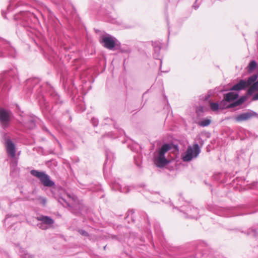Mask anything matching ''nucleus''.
Masks as SVG:
<instances>
[{"label":"nucleus","instance_id":"nucleus-23","mask_svg":"<svg viewBox=\"0 0 258 258\" xmlns=\"http://www.w3.org/2000/svg\"><path fill=\"white\" fill-rule=\"evenodd\" d=\"M228 102V101L225 100V98L223 97V99L219 103L220 108L221 109L234 108V107L230 106L231 103L227 104Z\"/></svg>","mask_w":258,"mask_h":258},{"label":"nucleus","instance_id":"nucleus-37","mask_svg":"<svg viewBox=\"0 0 258 258\" xmlns=\"http://www.w3.org/2000/svg\"><path fill=\"white\" fill-rule=\"evenodd\" d=\"M78 232L80 234L84 236L88 237L89 235V233L87 231L83 229H79Z\"/></svg>","mask_w":258,"mask_h":258},{"label":"nucleus","instance_id":"nucleus-6","mask_svg":"<svg viewBox=\"0 0 258 258\" xmlns=\"http://www.w3.org/2000/svg\"><path fill=\"white\" fill-rule=\"evenodd\" d=\"M200 153V149L199 145L196 143L193 145V147H188L184 156L182 158L184 162H189L193 158H196Z\"/></svg>","mask_w":258,"mask_h":258},{"label":"nucleus","instance_id":"nucleus-10","mask_svg":"<svg viewBox=\"0 0 258 258\" xmlns=\"http://www.w3.org/2000/svg\"><path fill=\"white\" fill-rule=\"evenodd\" d=\"M11 112L4 108H0V124L3 128H7L10 121Z\"/></svg>","mask_w":258,"mask_h":258},{"label":"nucleus","instance_id":"nucleus-13","mask_svg":"<svg viewBox=\"0 0 258 258\" xmlns=\"http://www.w3.org/2000/svg\"><path fill=\"white\" fill-rule=\"evenodd\" d=\"M36 219L37 221H41L43 224H45L50 227L54 223V220L50 217L40 215L39 216L36 217Z\"/></svg>","mask_w":258,"mask_h":258},{"label":"nucleus","instance_id":"nucleus-9","mask_svg":"<svg viewBox=\"0 0 258 258\" xmlns=\"http://www.w3.org/2000/svg\"><path fill=\"white\" fill-rule=\"evenodd\" d=\"M21 119L20 124L25 128L32 130L36 126L35 121L33 117L27 115L20 114Z\"/></svg>","mask_w":258,"mask_h":258},{"label":"nucleus","instance_id":"nucleus-42","mask_svg":"<svg viewBox=\"0 0 258 258\" xmlns=\"http://www.w3.org/2000/svg\"><path fill=\"white\" fill-rule=\"evenodd\" d=\"M254 87L258 89V80L257 81H255L254 83L252 85Z\"/></svg>","mask_w":258,"mask_h":258},{"label":"nucleus","instance_id":"nucleus-5","mask_svg":"<svg viewBox=\"0 0 258 258\" xmlns=\"http://www.w3.org/2000/svg\"><path fill=\"white\" fill-rule=\"evenodd\" d=\"M18 80V78L16 73L14 71L11 70L5 73L4 76L0 81V83L2 85L8 88V89H9L12 86H10L9 82L13 83V82H16Z\"/></svg>","mask_w":258,"mask_h":258},{"label":"nucleus","instance_id":"nucleus-32","mask_svg":"<svg viewBox=\"0 0 258 258\" xmlns=\"http://www.w3.org/2000/svg\"><path fill=\"white\" fill-rule=\"evenodd\" d=\"M258 89L256 88H254V86L253 85H251V87L248 89L247 91V96H251L252 95V94L257 91Z\"/></svg>","mask_w":258,"mask_h":258},{"label":"nucleus","instance_id":"nucleus-12","mask_svg":"<svg viewBox=\"0 0 258 258\" xmlns=\"http://www.w3.org/2000/svg\"><path fill=\"white\" fill-rule=\"evenodd\" d=\"M182 211H184L185 217L191 219H197L198 218L199 210L197 208L192 207L190 205L181 207Z\"/></svg>","mask_w":258,"mask_h":258},{"label":"nucleus","instance_id":"nucleus-8","mask_svg":"<svg viewBox=\"0 0 258 258\" xmlns=\"http://www.w3.org/2000/svg\"><path fill=\"white\" fill-rule=\"evenodd\" d=\"M102 42L103 43V46L109 50H113L115 47L117 49L120 46V42L116 38L111 36H104L102 38Z\"/></svg>","mask_w":258,"mask_h":258},{"label":"nucleus","instance_id":"nucleus-51","mask_svg":"<svg viewBox=\"0 0 258 258\" xmlns=\"http://www.w3.org/2000/svg\"><path fill=\"white\" fill-rule=\"evenodd\" d=\"M70 119L71 120L72 119V117L71 116H70Z\"/></svg>","mask_w":258,"mask_h":258},{"label":"nucleus","instance_id":"nucleus-14","mask_svg":"<svg viewBox=\"0 0 258 258\" xmlns=\"http://www.w3.org/2000/svg\"><path fill=\"white\" fill-rule=\"evenodd\" d=\"M70 208L71 212L76 215H78L86 210V207L81 203L73 204L71 206Z\"/></svg>","mask_w":258,"mask_h":258},{"label":"nucleus","instance_id":"nucleus-50","mask_svg":"<svg viewBox=\"0 0 258 258\" xmlns=\"http://www.w3.org/2000/svg\"><path fill=\"white\" fill-rule=\"evenodd\" d=\"M168 32H169V34L170 33V30H169V29L168 28Z\"/></svg>","mask_w":258,"mask_h":258},{"label":"nucleus","instance_id":"nucleus-17","mask_svg":"<svg viewBox=\"0 0 258 258\" xmlns=\"http://www.w3.org/2000/svg\"><path fill=\"white\" fill-rule=\"evenodd\" d=\"M247 85H246V81L244 80H240V81L234 85L232 88H231L229 90L230 91H241L242 90H244L247 88Z\"/></svg>","mask_w":258,"mask_h":258},{"label":"nucleus","instance_id":"nucleus-1","mask_svg":"<svg viewBox=\"0 0 258 258\" xmlns=\"http://www.w3.org/2000/svg\"><path fill=\"white\" fill-rule=\"evenodd\" d=\"M14 20L17 22V25L33 33L34 31V24L37 21V18L33 13L23 11L14 16Z\"/></svg>","mask_w":258,"mask_h":258},{"label":"nucleus","instance_id":"nucleus-2","mask_svg":"<svg viewBox=\"0 0 258 258\" xmlns=\"http://www.w3.org/2000/svg\"><path fill=\"white\" fill-rule=\"evenodd\" d=\"M172 149L169 144H164L160 148L158 152V155L155 157V162L159 167H163L167 165L169 161L165 157V153Z\"/></svg>","mask_w":258,"mask_h":258},{"label":"nucleus","instance_id":"nucleus-36","mask_svg":"<svg viewBox=\"0 0 258 258\" xmlns=\"http://www.w3.org/2000/svg\"><path fill=\"white\" fill-rule=\"evenodd\" d=\"M42 130L43 131L47 132L50 135H51L56 141V142L58 143L59 145H60V144L59 143L58 141L57 140V139L55 138V137L54 136H53V135L51 134V133L49 131V130L47 129V128L46 127L43 126L42 127Z\"/></svg>","mask_w":258,"mask_h":258},{"label":"nucleus","instance_id":"nucleus-21","mask_svg":"<svg viewBox=\"0 0 258 258\" xmlns=\"http://www.w3.org/2000/svg\"><path fill=\"white\" fill-rule=\"evenodd\" d=\"M247 99V95H243L240 96L239 98L238 99H236V100L232 103H231V107H236L237 106L240 105L243 103H244Z\"/></svg>","mask_w":258,"mask_h":258},{"label":"nucleus","instance_id":"nucleus-15","mask_svg":"<svg viewBox=\"0 0 258 258\" xmlns=\"http://www.w3.org/2000/svg\"><path fill=\"white\" fill-rule=\"evenodd\" d=\"M50 96L52 101L56 104L59 105L63 103V101L60 99L59 95L53 89L51 88L49 91Z\"/></svg>","mask_w":258,"mask_h":258},{"label":"nucleus","instance_id":"nucleus-22","mask_svg":"<svg viewBox=\"0 0 258 258\" xmlns=\"http://www.w3.org/2000/svg\"><path fill=\"white\" fill-rule=\"evenodd\" d=\"M257 78L258 75L257 74H253L252 76H250L249 78H248L247 80L246 81V85H247V87H248V86L254 83V82L256 81V80H257Z\"/></svg>","mask_w":258,"mask_h":258},{"label":"nucleus","instance_id":"nucleus-29","mask_svg":"<svg viewBox=\"0 0 258 258\" xmlns=\"http://www.w3.org/2000/svg\"><path fill=\"white\" fill-rule=\"evenodd\" d=\"M210 106L212 110L214 111H217L220 107L219 104L217 102H211Z\"/></svg>","mask_w":258,"mask_h":258},{"label":"nucleus","instance_id":"nucleus-11","mask_svg":"<svg viewBox=\"0 0 258 258\" xmlns=\"http://www.w3.org/2000/svg\"><path fill=\"white\" fill-rule=\"evenodd\" d=\"M253 117L258 118V113L252 110H248L247 112L242 113L235 116L234 119L237 122H241L249 120Z\"/></svg>","mask_w":258,"mask_h":258},{"label":"nucleus","instance_id":"nucleus-27","mask_svg":"<svg viewBox=\"0 0 258 258\" xmlns=\"http://www.w3.org/2000/svg\"><path fill=\"white\" fill-rule=\"evenodd\" d=\"M20 252L21 253V256L24 258H33V255L27 253L26 250L22 248H20Z\"/></svg>","mask_w":258,"mask_h":258},{"label":"nucleus","instance_id":"nucleus-26","mask_svg":"<svg viewBox=\"0 0 258 258\" xmlns=\"http://www.w3.org/2000/svg\"><path fill=\"white\" fill-rule=\"evenodd\" d=\"M257 66V63L255 60H252L251 61L248 66V71L252 72L255 69Z\"/></svg>","mask_w":258,"mask_h":258},{"label":"nucleus","instance_id":"nucleus-7","mask_svg":"<svg viewBox=\"0 0 258 258\" xmlns=\"http://www.w3.org/2000/svg\"><path fill=\"white\" fill-rule=\"evenodd\" d=\"M3 140L6 147L7 154L12 158L16 156V146L8 135L5 133L3 136Z\"/></svg>","mask_w":258,"mask_h":258},{"label":"nucleus","instance_id":"nucleus-43","mask_svg":"<svg viewBox=\"0 0 258 258\" xmlns=\"http://www.w3.org/2000/svg\"><path fill=\"white\" fill-rule=\"evenodd\" d=\"M46 202V200H45V199H43L42 200V204H43V205H45V204Z\"/></svg>","mask_w":258,"mask_h":258},{"label":"nucleus","instance_id":"nucleus-33","mask_svg":"<svg viewBox=\"0 0 258 258\" xmlns=\"http://www.w3.org/2000/svg\"><path fill=\"white\" fill-rule=\"evenodd\" d=\"M58 202L60 203L63 207L68 206L71 207V205L66 201V200L63 198H59L58 199Z\"/></svg>","mask_w":258,"mask_h":258},{"label":"nucleus","instance_id":"nucleus-41","mask_svg":"<svg viewBox=\"0 0 258 258\" xmlns=\"http://www.w3.org/2000/svg\"><path fill=\"white\" fill-rule=\"evenodd\" d=\"M198 0H196L195 3L194 4L193 6H192V7L195 9V10H197L199 8V6L198 5H197V2Z\"/></svg>","mask_w":258,"mask_h":258},{"label":"nucleus","instance_id":"nucleus-48","mask_svg":"<svg viewBox=\"0 0 258 258\" xmlns=\"http://www.w3.org/2000/svg\"><path fill=\"white\" fill-rule=\"evenodd\" d=\"M106 119H107V120H112V119H110V118H107Z\"/></svg>","mask_w":258,"mask_h":258},{"label":"nucleus","instance_id":"nucleus-40","mask_svg":"<svg viewBox=\"0 0 258 258\" xmlns=\"http://www.w3.org/2000/svg\"><path fill=\"white\" fill-rule=\"evenodd\" d=\"M252 100H258V92L253 95Z\"/></svg>","mask_w":258,"mask_h":258},{"label":"nucleus","instance_id":"nucleus-34","mask_svg":"<svg viewBox=\"0 0 258 258\" xmlns=\"http://www.w3.org/2000/svg\"><path fill=\"white\" fill-rule=\"evenodd\" d=\"M37 226L39 227V228H40V229H42V230H47V229H48L49 228V226H48L47 225H46V224H43L42 222H41V223H38L37 224Z\"/></svg>","mask_w":258,"mask_h":258},{"label":"nucleus","instance_id":"nucleus-49","mask_svg":"<svg viewBox=\"0 0 258 258\" xmlns=\"http://www.w3.org/2000/svg\"><path fill=\"white\" fill-rule=\"evenodd\" d=\"M106 247V245H105V246H104V249H105Z\"/></svg>","mask_w":258,"mask_h":258},{"label":"nucleus","instance_id":"nucleus-18","mask_svg":"<svg viewBox=\"0 0 258 258\" xmlns=\"http://www.w3.org/2000/svg\"><path fill=\"white\" fill-rule=\"evenodd\" d=\"M238 94L233 92H229L223 95L225 100L228 101V102H234L238 97Z\"/></svg>","mask_w":258,"mask_h":258},{"label":"nucleus","instance_id":"nucleus-19","mask_svg":"<svg viewBox=\"0 0 258 258\" xmlns=\"http://www.w3.org/2000/svg\"><path fill=\"white\" fill-rule=\"evenodd\" d=\"M152 46L154 51L153 57L155 59H158L160 55V51L161 49V44L159 42H152Z\"/></svg>","mask_w":258,"mask_h":258},{"label":"nucleus","instance_id":"nucleus-46","mask_svg":"<svg viewBox=\"0 0 258 258\" xmlns=\"http://www.w3.org/2000/svg\"><path fill=\"white\" fill-rule=\"evenodd\" d=\"M11 216H12V215H10L9 214H8V215H7V217L6 218H8L10 217Z\"/></svg>","mask_w":258,"mask_h":258},{"label":"nucleus","instance_id":"nucleus-16","mask_svg":"<svg viewBox=\"0 0 258 258\" xmlns=\"http://www.w3.org/2000/svg\"><path fill=\"white\" fill-rule=\"evenodd\" d=\"M112 188L114 190H118L123 193H127L130 190V187L122 185L116 182L113 183Z\"/></svg>","mask_w":258,"mask_h":258},{"label":"nucleus","instance_id":"nucleus-30","mask_svg":"<svg viewBox=\"0 0 258 258\" xmlns=\"http://www.w3.org/2000/svg\"><path fill=\"white\" fill-rule=\"evenodd\" d=\"M258 89L256 88H254V86L253 85H251V87L248 89L247 91V96H251L252 95V94L257 91Z\"/></svg>","mask_w":258,"mask_h":258},{"label":"nucleus","instance_id":"nucleus-20","mask_svg":"<svg viewBox=\"0 0 258 258\" xmlns=\"http://www.w3.org/2000/svg\"><path fill=\"white\" fill-rule=\"evenodd\" d=\"M38 83V79L37 78L30 79L26 81V86L29 91L32 93L33 91L34 88Z\"/></svg>","mask_w":258,"mask_h":258},{"label":"nucleus","instance_id":"nucleus-24","mask_svg":"<svg viewBox=\"0 0 258 258\" xmlns=\"http://www.w3.org/2000/svg\"><path fill=\"white\" fill-rule=\"evenodd\" d=\"M142 155L141 154H137V155L134 156V161L136 165L138 167H141L142 164Z\"/></svg>","mask_w":258,"mask_h":258},{"label":"nucleus","instance_id":"nucleus-39","mask_svg":"<svg viewBox=\"0 0 258 258\" xmlns=\"http://www.w3.org/2000/svg\"><path fill=\"white\" fill-rule=\"evenodd\" d=\"M257 185H258V182L254 181L251 184L250 188H254V187H256L257 186Z\"/></svg>","mask_w":258,"mask_h":258},{"label":"nucleus","instance_id":"nucleus-4","mask_svg":"<svg viewBox=\"0 0 258 258\" xmlns=\"http://www.w3.org/2000/svg\"><path fill=\"white\" fill-rule=\"evenodd\" d=\"M30 173L32 175L38 178L44 186L52 187L55 185V182L50 179V176L45 172L34 169L31 170Z\"/></svg>","mask_w":258,"mask_h":258},{"label":"nucleus","instance_id":"nucleus-31","mask_svg":"<svg viewBox=\"0 0 258 258\" xmlns=\"http://www.w3.org/2000/svg\"><path fill=\"white\" fill-rule=\"evenodd\" d=\"M258 89L256 88H254V86L253 85H251V87L248 89L247 91V96H251L252 95V94L257 91Z\"/></svg>","mask_w":258,"mask_h":258},{"label":"nucleus","instance_id":"nucleus-44","mask_svg":"<svg viewBox=\"0 0 258 258\" xmlns=\"http://www.w3.org/2000/svg\"><path fill=\"white\" fill-rule=\"evenodd\" d=\"M106 160H108V158H109V154L107 152L106 153Z\"/></svg>","mask_w":258,"mask_h":258},{"label":"nucleus","instance_id":"nucleus-3","mask_svg":"<svg viewBox=\"0 0 258 258\" xmlns=\"http://www.w3.org/2000/svg\"><path fill=\"white\" fill-rule=\"evenodd\" d=\"M16 54L15 48L9 42L3 39L0 40V57L9 56L15 58Z\"/></svg>","mask_w":258,"mask_h":258},{"label":"nucleus","instance_id":"nucleus-47","mask_svg":"<svg viewBox=\"0 0 258 258\" xmlns=\"http://www.w3.org/2000/svg\"><path fill=\"white\" fill-rule=\"evenodd\" d=\"M162 62V60L160 59V67H161Z\"/></svg>","mask_w":258,"mask_h":258},{"label":"nucleus","instance_id":"nucleus-25","mask_svg":"<svg viewBox=\"0 0 258 258\" xmlns=\"http://www.w3.org/2000/svg\"><path fill=\"white\" fill-rule=\"evenodd\" d=\"M211 122V120L210 119L206 118L203 120L200 121L198 122V124L202 127H205L208 126Z\"/></svg>","mask_w":258,"mask_h":258},{"label":"nucleus","instance_id":"nucleus-45","mask_svg":"<svg viewBox=\"0 0 258 258\" xmlns=\"http://www.w3.org/2000/svg\"><path fill=\"white\" fill-rule=\"evenodd\" d=\"M144 214L147 216V221L148 223H149V220L148 216L147 215V214L146 213H144Z\"/></svg>","mask_w":258,"mask_h":258},{"label":"nucleus","instance_id":"nucleus-28","mask_svg":"<svg viewBox=\"0 0 258 258\" xmlns=\"http://www.w3.org/2000/svg\"><path fill=\"white\" fill-rule=\"evenodd\" d=\"M134 214V211H133V210H128L126 214V217H125V219L126 220H128L129 219L130 217H131L132 222H134L135 219H134V217H133Z\"/></svg>","mask_w":258,"mask_h":258},{"label":"nucleus","instance_id":"nucleus-38","mask_svg":"<svg viewBox=\"0 0 258 258\" xmlns=\"http://www.w3.org/2000/svg\"><path fill=\"white\" fill-rule=\"evenodd\" d=\"M91 123H92L94 126H97L98 124V119L93 117L91 119Z\"/></svg>","mask_w":258,"mask_h":258},{"label":"nucleus","instance_id":"nucleus-35","mask_svg":"<svg viewBox=\"0 0 258 258\" xmlns=\"http://www.w3.org/2000/svg\"><path fill=\"white\" fill-rule=\"evenodd\" d=\"M247 235H250V236H252L255 237L257 236V232H256V231L255 229H252L248 231V232H247Z\"/></svg>","mask_w":258,"mask_h":258}]
</instances>
